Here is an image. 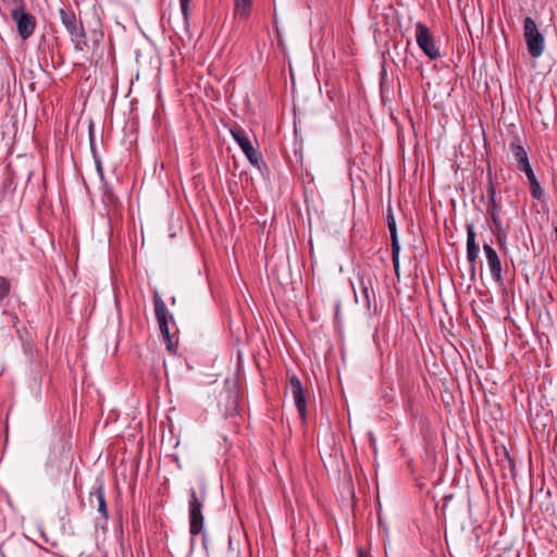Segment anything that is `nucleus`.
Instances as JSON below:
<instances>
[{"label":"nucleus","instance_id":"c85d7f7f","mask_svg":"<svg viewBox=\"0 0 557 557\" xmlns=\"http://www.w3.org/2000/svg\"><path fill=\"white\" fill-rule=\"evenodd\" d=\"M271 263H272V260H269V261L267 262V265L269 267Z\"/></svg>","mask_w":557,"mask_h":557},{"label":"nucleus","instance_id":"f03ea898","mask_svg":"<svg viewBox=\"0 0 557 557\" xmlns=\"http://www.w3.org/2000/svg\"><path fill=\"white\" fill-rule=\"evenodd\" d=\"M188 517H189V532L191 535H197L203 531L205 518L202 508L205 503V495L199 497L195 488L188 491Z\"/></svg>","mask_w":557,"mask_h":557},{"label":"nucleus","instance_id":"6ab92c4d","mask_svg":"<svg viewBox=\"0 0 557 557\" xmlns=\"http://www.w3.org/2000/svg\"><path fill=\"white\" fill-rule=\"evenodd\" d=\"M530 191L533 198L541 200L543 197V190L537 180L530 182Z\"/></svg>","mask_w":557,"mask_h":557},{"label":"nucleus","instance_id":"f257e3e1","mask_svg":"<svg viewBox=\"0 0 557 557\" xmlns=\"http://www.w3.org/2000/svg\"><path fill=\"white\" fill-rule=\"evenodd\" d=\"M152 300L160 333L163 337L168 350L172 351L174 349V335H171L169 329V320L172 319V315L170 314L164 301L157 290L153 293Z\"/></svg>","mask_w":557,"mask_h":557},{"label":"nucleus","instance_id":"a878e982","mask_svg":"<svg viewBox=\"0 0 557 557\" xmlns=\"http://www.w3.org/2000/svg\"><path fill=\"white\" fill-rule=\"evenodd\" d=\"M392 225H396V222H395V219H394L392 212L389 211V213L387 215V226L391 227Z\"/></svg>","mask_w":557,"mask_h":557},{"label":"nucleus","instance_id":"9b49d317","mask_svg":"<svg viewBox=\"0 0 557 557\" xmlns=\"http://www.w3.org/2000/svg\"><path fill=\"white\" fill-rule=\"evenodd\" d=\"M475 232L472 225H468L467 227V259L468 261L474 265L478 256H479V246L475 242Z\"/></svg>","mask_w":557,"mask_h":557},{"label":"nucleus","instance_id":"ddd939ff","mask_svg":"<svg viewBox=\"0 0 557 557\" xmlns=\"http://www.w3.org/2000/svg\"><path fill=\"white\" fill-rule=\"evenodd\" d=\"M510 150L512 151L515 160L518 162L519 168L527 163H530L528 153L523 146L520 145L519 140L512 141L510 144Z\"/></svg>","mask_w":557,"mask_h":557},{"label":"nucleus","instance_id":"393cba45","mask_svg":"<svg viewBox=\"0 0 557 557\" xmlns=\"http://www.w3.org/2000/svg\"><path fill=\"white\" fill-rule=\"evenodd\" d=\"M96 168H97L98 174L102 178L103 177V170H102L101 161L99 159H96Z\"/></svg>","mask_w":557,"mask_h":557},{"label":"nucleus","instance_id":"39448f33","mask_svg":"<svg viewBox=\"0 0 557 557\" xmlns=\"http://www.w3.org/2000/svg\"><path fill=\"white\" fill-rule=\"evenodd\" d=\"M523 35L528 46V51L533 58H537L544 50V37L539 32L534 20L530 16L524 18Z\"/></svg>","mask_w":557,"mask_h":557},{"label":"nucleus","instance_id":"aec40b11","mask_svg":"<svg viewBox=\"0 0 557 557\" xmlns=\"http://www.w3.org/2000/svg\"><path fill=\"white\" fill-rule=\"evenodd\" d=\"M189 4H190V0H180L181 11H182V14L184 16V21L186 24H188L189 15H190Z\"/></svg>","mask_w":557,"mask_h":557},{"label":"nucleus","instance_id":"dca6fc26","mask_svg":"<svg viewBox=\"0 0 557 557\" xmlns=\"http://www.w3.org/2000/svg\"><path fill=\"white\" fill-rule=\"evenodd\" d=\"M487 177H488V187H487V194H488V201L491 205H494V201H496V189L494 184V175L492 173L491 166H487Z\"/></svg>","mask_w":557,"mask_h":557},{"label":"nucleus","instance_id":"4be33fe9","mask_svg":"<svg viewBox=\"0 0 557 557\" xmlns=\"http://www.w3.org/2000/svg\"><path fill=\"white\" fill-rule=\"evenodd\" d=\"M103 196H104L106 200H107L109 203H111V205H113V203L116 201V197H115V195H114L111 190H109V189H106V191H104V195H103Z\"/></svg>","mask_w":557,"mask_h":557},{"label":"nucleus","instance_id":"1a4fd4ad","mask_svg":"<svg viewBox=\"0 0 557 557\" xmlns=\"http://www.w3.org/2000/svg\"><path fill=\"white\" fill-rule=\"evenodd\" d=\"M89 504L92 507H96L98 512L101 515L104 522L109 519V511L104 495L103 484L100 483L96 487H94L89 493Z\"/></svg>","mask_w":557,"mask_h":557},{"label":"nucleus","instance_id":"2eb2a0df","mask_svg":"<svg viewBox=\"0 0 557 557\" xmlns=\"http://www.w3.org/2000/svg\"><path fill=\"white\" fill-rule=\"evenodd\" d=\"M60 16H61L62 24L65 26L67 32L71 30L72 28H74V26H76L78 24L76 21L75 14L73 12L60 10Z\"/></svg>","mask_w":557,"mask_h":557},{"label":"nucleus","instance_id":"7ed1b4c3","mask_svg":"<svg viewBox=\"0 0 557 557\" xmlns=\"http://www.w3.org/2000/svg\"><path fill=\"white\" fill-rule=\"evenodd\" d=\"M290 394L297 411L302 421L307 418V399L309 391L304 387L300 380L296 375L288 376L286 383V395Z\"/></svg>","mask_w":557,"mask_h":557},{"label":"nucleus","instance_id":"5701e85b","mask_svg":"<svg viewBox=\"0 0 557 557\" xmlns=\"http://www.w3.org/2000/svg\"><path fill=\"white\" fill-rule=\"evenodd\" d=\"M84 30L83 26L77 24L76 26H74V28H72L71 30H69L70 35H71V39L76 36V34H79Z\"/></svg>","mask_w":557,"mask_h":557},{"label":"nucleus","instance_id":"9d476101","mask_svg":"<svg viewBox=\"0 0 557 557\" xmlns=\"http://www.w3.org/2000/svg\"><path fill=\"white\" fill-rule=\"evenodd\" d=\"M483 250L486 256L487 265L491 271V275H492L493 280L497 283H502L503 282L502 262H500V259H499L496 250L487 244L483 245Z\"/></svg>","mask_w":557,"mask_h":557},{"label":"nucleus","instance_id":"20e7f679","mask_svg":"<svg viewBox=\"0 0 557 557\" xmlns=\"http://www.w3.org/2000/svg\"><path fill=\"white\" fill-rule=\"evenodd\" d=\"M416 40L418 47L430 60H436L441 57L440 48L436 46L431 29L422 22L416 24Z\"/></svg>","mask_w":557,"mask_h":557},{"label":"nucleus","instance_id":"a211bd4d","mask_svg":"<svg viewBox=\"0 0 557 557\" xmlns=\"http://www.w3.org/2000/svg\"><path fill=\"white\" fill-rule=\"evenodd\" d=\"M497 210H498L497 201H494V205H491V202L488 201L487 212L491 215V219H492V221L494 222L495 225H499L500 224V219L498 216Z\"/></svg>","mask_w":557,"mask_h":557},{"label":"nucleus","instance_id":"b1692460","mask_svg":"<svg viewBox=\"0 0 557 557\" xmlns=\"http://www.w3.org/2000/svg\"><path fill=\"white\" fill-rule=\"evenodd\" d=\"M357 557H371L370 553L363 549L362 547H358Z\"/></svg>","mask_w":557,"mask_h":557},{"label":"nucleus","instance_id":"f8f14e48","mask_svg":"<svg viewBox=\"0 0 557 557\" xmlns=\"http://www.w3.org/2000/svg\"><path fill=\"white\" fill-rule=\"evenodd\" d=\"M388 231H389V234H391L393 267H394V270H395V274L397 276H399V252H400V247H399V243H398L396 225H392L391 227H388Z\"/></svg>","mask_w":557,"mask_h":557},{"label":"nucleus","instance_id":"6e6552de","mask_svg":"<svg viewBox=\"0 0 557 557\" xmlns=\"http://www.w3.org/2000/svg\"><path fill=\"white\" fill-rule=\"evenodd\" d=\"M373 284L374 275L370 271L362 270L359 273V285L361 289L362 301L367 309H370L371 301L375 298Z\"/></svg>","mask_w":557,"mask_h":557},{"label":"nucleus","instance_id":"c756f323","mask_svg":"<svg viewBox=\"0 0 557 557\" xmlns=\"http://www.w3.org/2000/svg\"><path fill=\"white\" fill-rule=\"evenodd\" d=\"M271 263H272V260H269V261L267 262V265L269 267Z\"/></svg>","mask_w":557,"mask_h":557},{"label":"nucleus","instance_id":"412c9836","mask_svg":"<svg viewBox=\"0 0 557 557\" xmlns=\"http://www.w3.org/2000/svg\"><path fill=\"white\" fill-rule=\"evenodd\" d=\"M519 169L525 173L529 183L532 182V181L537 180L535 174H534V172H533V170H532V168H531V165H530V163H527V164L520 166Z\"/></svg>","mask_w":557,"mask_h":557},{"label":"nucleus","instance_id":"4468645a","mask_svg":"<svg viewBox=\"0 0 557 557\" xmlns=\"http://www.w3.org/2000/svg\"><path fill=\"white\" fill-rule=\"evenodd\" d=\"M252 0H234L235 15L247 18L251 12Z\"/></svg>","mask_w":557,"mask_h":557},{"label":"nucleus","instance_id":"bb28decb","mask_svg":"<svg viewBox=\"0 0 557 557\" xmlns=\"http://www.w3.org/2000/svg\"><path fill=\"white\" fill-rule=\"evenodd\" d=\"M273 29L276 33V35L278 36V24H277V21H276L275 16L273 18Z\"/></svg>","mask_w":557,"mask_h":557},{"label":"nucleus","instance_id":"cd10ccee","mask_svg":"<svg viewBox=\"0 0 557 557\" xmlns=\"http://www.w3.org/2000/svg\"><path fill=\"white\" fill-rule=\"evenodd\" d=\"M271 263H272V260H269V261L267 262V265L269 267Z\"/></svg>","mask_w":557,"mask_h":557},{"label":"nucleus","instance_id":"0eeeda50","mask_svg":"<svg viewBox=\"0 0 557 557\" xmlns=\"http://www.w3.org/2000/svg\"><path fill=\"white\" fill-rule=\"evenodd\" d=\"M11 16L16 23L18 35L23 39H27L34 34L36 20L32 14L26 13L22 7L12 10Z\"/></svg>","mask_w":557,"mask_h":557},{"label":"nucleus","instance_id":"f3484780","mask_svg":"<svg viewBox=\"0 0 557 557\" xmlns=\"http://www.w3.org/2000/svg\"><path fill=\"white\" fill-rule=\"evenodd\" d=\"M72 41L74 42L75 49H77L79 51L85 50V48H87V40H86V33H85V30H83L79 34H76V36H74L72 38Z\"/></svg>","mask_w":557,"mask_h":557},{"label":"nucleus","instance_id":"423d86ee","mask_svg":"<svg viewBox=\"0 0 557 557\" xmlns=\"http://www.w3.org/2000/svg\"><path fill=\"white\" fill-rule=\"evenodd\" d=\"M230 133L250 163L258 165L261 159V154L253 148L245 131L239 126H235L230 129Z\"/></svg>","mask_w":557,"mask_h":557}]
</instances>
